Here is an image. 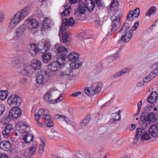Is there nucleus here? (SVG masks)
<instances>
[{
    "label": "nucleus",
    "instance_id": "44",
    "mask_svg": "<svg viewBox=\"0 0 158 158\" xmlns=\"http://www.w3.org/2000/svg\"><path fill=\"white\" fill-rule=\"evenodd\" d=\"M65 10L61 13L62 16H65L67 15L69 13V7L68 6H64Z\"/></svg>",
    "mask_w": 158,
    "mask_h": 158
},
{
    "label": "nucleus",
    "instance_id": "46",
    "mask_svg": "<svg viewBox=\"0 0 158 158\" xmlns=\"http://www.w3.org/2000/svg\"><path fill=\"white\" fill-rule=\"evenodd\" d=\"M18 25L12 21L10 20L9 23L8 27L9 29L12 30L14 29L15 27Z\"/></svg>",
    "mask_w": 158,
    "mask_h": 158
},
{
    "label": "nucleus",
    "instance_id": "64",
    "mask_svg": "<svg viewBox=\"0 0 158 158\" xmlns=\"http://www.w3.org/2000/svg\"><path fill=\"white\" fill-rule=\"evenodd\" d=\"M57 133L56 132H52L49 134V136L52 138H53L56 136Z\"/></svg>",
    "mask_w": 158,
    "mask_h": 158
},
{
    "label": "nucleus",
    "instance_id": "26",
    "mask_svg": "<svg viewBox=\"0 0 158 158\" xmlns=\"http://www.w3.org/2000/svg\"><path fill=\"white\" fill-rule=\"evenodd\" d=\"M52 25V20L49 18H46L43 21V27L44 29L50 28Z\"/></svg>",
    "mask_w": 158,
    "mask_h": 158
},
{
    "label": "nucleus",
    "instance_id": "34",
    "mask_svg": "<svg viewBox=\"0 0 158 158\" xmlns=\"http://www.w3.org/2000/svg\"><path fill=\"white\" fill-rule=\"evenodd\" d=\"M52 57L51 54L50 52L44 54L42 56L43 61L44 63H47L51 60Z\"/></svg>",
    "mask_w": 158,
    "mask_h": 158
},
{
    "label": "nucleus",
    "instance_id": "2",
    "mask_svg": "<svg viewBox=\"0 0 158 158\" xmlns=\"http://www.w3.org/2000/svg\"><path fill=\"white\" fill-rule=\"evenodd\" d=\"M130 25L127 22H126L123 25L119 31V33L121 37V39L118 41L119 43H121L123 41L125 43L128 42L132 38L133 31L132 30L129 29Z\"/></svg>",
    "mask_w": 158,
    "mask_h": 158
},
{
    "label": "nucleus",
    "instance_id": "53",
    "mask_svg": "<svg viewBox=\"0 0 158 158\" xmlns=\"http://www.w3.org/2000/svg\"><path fill=\"white\" fill-rule=\"evenodd\" d=\"M77 76V73L75 70H71L70 72V77L72 78H75Z\"/></svg>",
    "mask_w": 158,
    "mask_h": 158
},
{
    "label": "nucleus",
    "instance_id": "61",
    "mask_svg": "<svg viewBox=\"0 0 158 158\" xmlns=\"http://www.w3.org/2000/svg\"><path fill=\"white\" fill-rule=\"evenodd\" d=\"M5 110V106L3 105L0 104V116Z\"/></svg>",
    "mask_w": 158,
    "mask_h": 158
},
{
    "label": "nucleus",
    "instance_id": "38",
    "mask_svg": "<svg viewBox=\"0 0 158 158\" xmlns=\"http://www.w3.org/2000/svg\"><path fill=\"white\" fill-rule=\"evenodd\" d=\"M157 10L155 6H152L146 12L145 16H150L152 14L155 13Z\"/></svg>",
    "mask_w": 158,
    "mask_h": 158
},
{
    "label": "nucleus",
    "instance_id": "6",
    "mask_svg": "<svg viewBox=\"0 0 158 158\" xmlns=\"http://www.w3.org/2000/svg\"><path fill=\"white\" fill-rule=\"evenodd\" d=\"M22 102L21 98L18 95L14 94L9 97L7 103L11 107H15L20 106Z\"/></svg>",
    "mask_w": 158,
    "mask_h": 158
},
{
    "label": "nucleus",
    "instance_id": "51",
    "mask_svg": "<svg viewBox=\"0 0 158 158\" xmlns=\"http://www.w3.org/2000/svg\"><path fill=\"white\" fill-rule=\"evenodd\" d=\"M142 104V101H140L139 102H138L137 104V106H138V109L137 111V112L136 114H134V116H136L139 114L140 111V109L141 108Z\"/></svg>",
    "mask_w": 158,
    "mask_h": 158
},
{
    "label": "nucleus",
    "instance_id": "32",
    "mask_svg": "<svg viewBox=\"0 0 158 158\" xmlns=\"http://www.w3.org/2000/svg\"><path fill=\"white\" fill-rule=\"evenodd\" d=\"M90 118V116L88 115L83 120L80 124L79 127L80 128L82 129L84 128L89 122Z\"/></svg>",
    "mask_w": 158,
    "mask_h": 158
},
{
    "label": "nucleus",
    "instance_id": "27",
    "mask_svg": "<svg viewBox=\"0 0 158 158\" xmlns=\"http://www.w3.org/2000/svg\"><path fill=\"white\" fill-rule=\"evenodd\" d=\"M52 94L50 91L47 92L44 95V99L47 102L50 104L55 103V101L52 98Z\"/></svg>",
    "mask_w": 158,
    "mask_h": 158
},
{
    "label": "nucleus",
    "instance_id": "45",
    "mask_svg": "<svg viewBox=\"0 0 158 158\" xmlns=\"http://www.w3.org/2000/svg\"><path fill=\"white\" fill-rule=\"evenodd\" d=\"M85 92L86 94L88 95H93L94 93L92 89H91V87L90 89L89 88H86L85 89Z\"/></svg>",
    "mask_w": 158,
    "mask_h": 158
},
{
    "label": "nucleus",
    "instance_id": "35",
    "mask_svg": "<svg viewBox=\"0 0 158 158\" xmlns=\"http://www.w3.org/2000/svg\"><path fill=\"white\" fill-rule=\"evenodd\" d=\"M79 54L75 52L70 53V61H72L77 60H79Z\"/></svg>",
    "mask_w": 158,
    "mask_h": 158
},
{
    "label": "nucleus",
    "instance_id": "62",
    "mask_svg": "<svg viewBox=\"0 0 158 158\" xmlns=\"http://www.w3.org/2000/svg\"><path fill=\"white\" fill-rule=\"evenodd\" d=\"M95 2L98 7H101L102 6V3L100 0H95Z\"/></svg>",
    "mask_w": 158,
    "mask_h": 158
},
{
    "label": "nucleus",
    "instance_id": "37",
    "mask_svg": "<svg viewBox=\"0 0 158 158\" xmlns=\"http://www.w3.org/2000/svg\"><path fill=\"white\" fill-rule=\"evenodd\" d=\"M144 131H145V130L143 128H139L137 129L135 139H137L141 135H142Z\"/></svg>",
    "mask_w": 158,
    "mask_h": 158
},
{
    "label": "nucleus",
    "instance_id": "16",
    "mask_svg": "<svg viewBox=\"0 0 158 158\" xmlns=\"http://www.w3.org/2000/svg\"><path fill=\"white\" fill-rule=\"evenodd\" d=\"M13 127L10 124H7L5 127L2 131L3 136L4 138H8L10 136L11 131L13 130Z\"/></svg>",
    "mask_w": 158,
    "mask_h": 158
},
{
    "label": "nucleus",
    "instance_id": "13",
    "mask_svg": "<svg viewBox=\"0 0 158 158\" xmlns=\"http://www.w3.org/2000/svg\"><path fill=\"white\" fill-rule=\"evenodd\" d=\"M55 117L57 119H59L60 121H64L62 123L63 127L65 129H67L69 123V118L68 117L65 115L60 114L56 115Z\"/></svg>",
    "mask_w": 158,
    "mask_h": 158
},
{
    "label": "nucleus",
    "instance_id": "12",
    "mask_svg": "<svg viewBox=\"0 0 158 158\" xmlns=\"http://www.w3.org/2000/svg\"><path fill=\"white\" fill-rule=\"evenodd\" d=\"M55 117L57 119H59L60 121H64L62 123L63 127L65 129H67L69 123V118L68 117L65 115L60 114L56 115Z\"/></svg>",
    "mask_w": 158,
    "mask_h": 158
},
{
    "label": "nucleus",
    "instance_id": "36",
    "mask_svg": "<svg viewBox=\"0 0 158 158\" xmlns=\"http://www.w3.org/2000/svg\"><path fill=\"white\" fill-rule=\"evenodd\" d=\"M113 117L110 121V123H113L117 120H120L121 118L120 115L118 113L113 114Z\"/></svg>",
    "mask_w": 158,
    "mask_h": 158
},
{
    "label": "nucleus",
    "instance_id": "23",
    "mask_svg": "<svg viewBox=\"0 0 158 158\" xmlns=\"http://www.w3.org/2000/svg\"><path fill=\"white\" fill-rule=\"evenodd\" d=\"M66 55L64 54L59 56L57 57V60L56 61L58 63L59 66L61 68V67L64 66L65 63Z\"/></svg>",
    "mask_w": 158,
    "mask_h": 158
},
{
    "label": "nucleus",
    "instance_id": "7",
    "mask_svg": "<svg viewBox=\"0 0 158 158\" xmlns=\"http://www.w3.org/2000/svg\"><path fill=\"white\" fill-rule=\"evenodd\" d=\"M38 51L40 53H43L50 48V42L48 40H42L38 44Z\"/></svg>",
    "mask_w": 158,
    "mask_h": 158
},
{
    "label": "nucleus",
    "instance_id": "50",
    "mask_svg": "<svg viewBox=\"0 0 158 158\" xmlns=\"http://www.w3.org/2000/svg\"><path fill=\"white\" fill-rule=\"evenodd\" d=\"M78 37L79 39L81 40L89 38V37L87 36V35L84 33H81L79 34L78 35Z\"/></svg>",
    "mask_w": 158,
    "mask_h": 158
},
{
    "label": "nucleus",
    "instance_id": "14",
    "mask_svg": "<svg viewBox=\"0 0 158 158\" xmlns=\"http://www.w3.org/2000/svg\"><path fill=\"white\" fill-rule=\"evenodd\" d=\"M37 145L36 141L34 142L32 144V146L29 149V152H25L24 153V156L28 158H32L35 152Z\"/></svg>",
    "mask_w": 158,
    "mask_h": 158
},
{
    "label": "nucleus",
    "instance_id": "4",
    "mask_svg": "<svg viewBox=\"0 0 158 158\" xmlns=\"http://www.w3.org/2000/svg\"><path fill=\"white\" fill-rule=\"evenodd\" d=\"M122 16V14L119 11H117L111 17L112 22L110 31L108 33V35H111L112 33L116 31L120 26V19Z\"/></svg>",
    "mask_w": 158,
    "mask_h": 158
},
{
    "label": "nucleus",
    "instance_id": "19",
    "mask_svg": "<svg viewBox=\"0 0 158 158\" xmlns=\"http://www.w3.org/2000/svg\"><path fill=\"white\" fill-rule=\"evenodd\" d=\"M11 147L10 142L7 141H3L0 144L1 148L5 151H9L11 149Z\"/></svg>",
    "mask_w": 158,
    "mask_h": 158
},
{
    "label": "nucleus",
    "instance_id": "30",
    "mask_svg": "<svg viewBox=\"0 0 158 158\" xmlns=\"http://www.w3.org/2000/svg\"><path fill=\"white\" fill-rule=\"evenodd\" d=\"M48 69L51 71H55L59 69L60 68L58 63L56 61L52 62L50 64L48 65Z\"/></svg>",
    "mask_w": 158,
    "mask_h": 158
},
{
    "label": "nucleus",
    "instance_id": "58",
    "mask_svg": "<svg viewBox=\"0 0 158 158\" xmlns=\"http://www.w3.org/2000/svg\"><path fill=\"white\" fill-rule=\"evenodd\" d=\"M75 23V21L72 17L70 18V26H73Z\"/></svg>",
    "mask_w": 158,
    "mask_h": 158
},
{
    "label": "nucleus",
    "instance_id": "52",
    "mask_svg": "<svg viewBox=\"0 0 158 158\" xmlns=\"http://www.w3.org/2000/svg\"><path fill=\"white\" fill-rule=\"evenodd\" d=\"M67 51V48L63 46H59L58 48L57 51L58 53H61Z\"/></svg>",
    "mask_w": 158,
    "mask_h": 158
},
{
    "label": "nucleus",
    "instance_id": "63",
    "mask_svg": "<svg viewBox=\"0 0 158 158\" xmlns=\"http://www.w3.org/2000/svg\"><path fill=\"white\" fill-rule=\"evenodd\" d=\"M145 83V82L143 80L142 81H141L139 82H138L137 84V85L138 87H140L142 86L143 85L144 83Z\"/></svg>",
    "mask_w": 158,
    "mask_h": 158
},
{
    "label": "nucleus",
    "instance_id": "40",
    "mask_svg": "<svg viewBox=\"0 0 158 158\" xmlns=\"http://www.w3.org/2000/svg\"><path fill=\"white\" fill-rule=\"evenodd\" d=\"M45 148V142L43 139H41V142L39 149V152L40 154L43 153Z\"/></svg>",
    "mask_w": 158,
    "mask_h": 158
},
{
    "label": "nucleus",
    "instance_id": "25",
    "mask_svg": "<svg viewBox=\"0 0 158 158\" xmlns=\"http://www.w3.org/2000/svg\"><path fill=\"white\" fill-rule=\"evenodd\" d=\"M158 96V93L157 92L152 91L148 98V102L150 103H152L156 101Z\"/></svg>",
    "mask_w": 158,
    "mask_h": 158
},
{
    "label": "nucleus",
    "instance_id": "3",
    "mask_svg": "<svg viewBox=\"0 0 158 158\" xmlns=\"http://www.w3.org/2000/svg\"><path fill=\"white\" fill-rule=\"evenodd\" d=\"M31 8L28 5L25 6L23 9L19 11L10 19L15 23L18 24L20 21L27 16L30 13Z\"/></svg>",
    "mask_w": 158,
    "mask_h": 158
},
{
    "label": "nucleus",
    "instance_id": "60",
    "mask_svg": "<svg viewBox=\"0 0 158 158\" xmlns=\"http://www.w3.org/2000/svg\"><path fill=\"white\" fill-rule=\"evenodd\" d=\"M119 55L120 54L119 53V52H117L116 53V54H114L110 58L111 59H115L119 57Z\"/></svg>",
    "mask_w": 158,
    "mask_h": 158
},
{
    "label": "nucleus",
    "instance_id": "20",
    "mask_svg": "<svg viewBox=\"0 0 158 158\" xmlns=\"http://www.w3.org/2000/svg\"><path fill=\"white\" fill-rule=\"evenodd\" d=\"M84 6L89 12H92L94 8L95 4L92 0H85Z\"/></svg>",
    "mask_w": 158,
    "mask_h": 158
},
{
    "label": "nucleus",
    "instance_id": "47",
    "mask_svg": "<svg viewBox=\"0 0 158 158\" xmlns=\"http://www.w3.org/2000/svg\"><path fill=\"white\" fill-rule=\"evenodd\" d=\"M150 67L152 69V71L158 73V63H155L152 64Z\"/></svg>",
    "mask_w": 158,
    "mask_h": 158
},
{
    "label": "nucleus",
    "instance_id": "49",
    "mask_svg": "<svg viewBox=\"0 0 158 158\" xmlns=\"http://www.w3.org/2000/svg\"><path fill=\"white\" fill-rule=\"evenodd\" d=\"M29 47L30 48L31 50L33 51L35 53H36L37 52H39L38 51V46H37V48H36L35 45V44H31L30 45Z\"/></svg>",
    "mask_w": 158,
    "mask_h": 158
},
{
    "label": "nucleus",
    "instance_id": "42",
    "mask_svg": "<svg viewBox=\"0 0 158 158\" xmlns=\"http://www.w3.org/2000/svg\"><path fill=\"white\" fill-rule=\"evenodd\" d=\"M132 13L133 10H130L127 16V21L131 22L133 20L134 18V15Z\"/></svg>",
    "mask_w": 158,
    "mask_h": 158
},
{
    "label": "nucleus",
    "instance_id": "18",
    "mask_svg": "<svg viewBox=\"0 0 158 158\" xmlns=\"http://www.w3.org/2000/svg\"><path fill=\"white\" fill-rule=\"evenodd\" d=\"M150 134L154 137H158V126L156 125H152L148 130Z\"/></svg>",
    "mask_w": 158,
    "mask_h": 158
},
{
    "label": "nucleus",
    "instance_id": "11",
    "mask_svg": "<svg viewBox=\"0 0 158 158\" xmlns=\"http://www.w3.org/2000/svg\"><path fill=\"white\" fill-rule=\"evenodd\" d=\"M21 114V110L19 108L16 107H13L10 110L9 116L12 119H15L19 117Z\"/></svg>",
    "mask_w": 158,
    "mask_h": 158
},
{
    "label": "nucleus",
    "instance_id": "57",
    "mask_svg": "<svg viewBox=\"0 0 158 158\" xmlns=\"http://www.w3.org/2000/svg\"><path fill=\"white\" fill-rule=\"evenodd\" d=\"M152 79L148 75L144 77L143 79L145 83H148Z\"/></svg>",
    "mask_w": 158,
    "mask_h": 158
},
{
    "label": "nucleus",
    "instance_id": "8",
    "mask_svg": "<svg viewBox=\"0 0 158 158\" xmlns=\"http://www.w3.org/2000/svg\"><path fill=\"white\" fill-rule=\"evenodd\" d=\"M155 119V116L152 112L149 113L147 116H142L140 118V120L139 122V123L141 125L145 124V127L151 123Z\"/></svg>",
    "mask_w": 158,
    "mask_h": 158
},
{
    "label": "nucleus",
    "instance_id": "54",
    "mask_svg": "<svg viewBox=\"0 0 158 158\" xmlns=\"http://www.w3.org/2000/svg\"><path fill=\"white\" fill-rule=\"evenodd\" d=\"M68 35L66 33H64L62 34V40L64 43H65L68 41Z\"/></svg>",
    "mask_w": 158,
    "mask_h": 158
},
{
    "label": "nucleus",
    "instance_id": "43",
    "mask_svg": "<svg viewBox=\"0 0 158 158\" xmlns=\"http://www.w3.org/2000/svg\"><path fill=\"white\" fill-rule=\"evenodd\" d=\"M141 138L143 140H148L150 139V137L148 133L145 131L142 134Z\"/></svg>",
    "mask_w": 158,
    "mask_h": 158
},
{
    "label": "nucleus",
    "instance_id": "22",
    "mask_svg": "<svg viewBox=\"0 0 158 158\" xmlns=\"http://www.w3.org/2000/svg\"><path fill=\"white\" fill-rule=\"evenodd\" d=\"M118 7V4L117 1L113 0L110 5L107 7L108 11H112L114 12H116Z\"/></svg>",
    "mask_w": 158,
    "mask_h": 158
},
{
    "label": "nucleus",
    "instance_id": "1",
    "mask_svg": "<svg viewBox=\"0 0 158 158\" xmlns=\"http://www.w3.org/2000/svg\"><path fill=\"white\" fill-rule=\"evenodd\" d=\"M17 131L23 134V140L26 143L31 142L33 139V136L30 132V129L27 124L25 122H19L16 125Z\"/></svg>",
    "mask_w": 158,
    "mask_h": 158
},
{
    "label": "nucleus",
    "instance_id": "29",
    "mask_svg": "<svg viewBox=\"0 0 158 158\" xmlns=\"http://www.w3.org/2000/svg\"><path fill=\"white\" fill-rule=\"evenodd\" d=\"M69 27V19L64 18L63 20L62 26L60 29V31L64 30H66Z\"/></svg>",
    "mask_w": 158,
    "mask_h": 158
},
{
    "label": "nucleus",
    "instance_id": "24",
    "mask_svg": "<svg viewBox=\"0 0 158 158\" xmlns=\"http://www.w3.org/2000/svg\"><path fill=\"white\" fill-rule=\"evenodd\" d=\"M71 62L70 63V66L73 70L78 69L82 65V63L79 60Z\"/></svg>",
    "mask_w": 158,
    "mask_h": 158
},
{
    "label": "nucleus",
    "instance_id": "31",
    "mask_svg": "<svg viewBox=\"0 0 158 158\" xmlns=\"http://www.w3.org/2000/svg\"><path fill=\"white\" fill-rule=\"evenodd\" d=\"M45 123L48 127H52L53 126V123L52 120L50 115L48 114L44 118Z\"/></svg>",
    "mask_w": 158,
    "mask_h": 158
},
{
    "label": "nucleus",
    "instance_id": "21",
    "mask_svg": "<svg viewBox=\"0 0 158 158\" xmlns=\"http://www.w3.org/2000/svg\"><path fill=\"white\" fill-rule=\"evenodd\" d=\"M102 87V84L100 82H95L94 83L92 87L94 94L99 93L101 90Z\"/></svg>",
    "mask_w": 158,
    "mask_h": 158
},
{
    "label": "nucleus",
    "instance_id": "9",
    "mask_svg": "<svg viewBox=\"0 0 158 158\" xmlns=\"http://www.w3.org/2000/svg\"><path fill=\"white\" fill-rule=\"evenodd\" d=\"M48 78L46 71L41 70L38 72L36 76L37 82L40 84H43L47 81Z\"/></svg>",
    "mask_w": 158,
    "mask_h": 158
},
{
    "label": "nucleus",
    "instance_id": "56",
    "mask_svg": "<svg viewBox=\"0 0 158 158\" xmlns=\"http://www.w3.org/2000/svg\"><path fill=\"white\" fill-rule=\"evenodd\" d=\"M157 73L152 71L150 73L148 74V75L152 79L156 76V75Z\"/></svg>",
    "mask_w": 158,
    "mask_h": 158
},
{
    "label": "nucleus",
    "instance_id": "28",
    "mask_svg": "<svg viewBox=\"0 0 158 158\" xmlns=\"http://www.w3.org/2000/svg\"><path fill=\"white\" fill-rule=\"evenodd\" d=\"M31 65L34 70H37L41 69V61L40 60L34 59L31 62Z\"/></svg>",
    "mask_w": 158,
    "mask_h": 158
},
{
    "label": "nucleus",
    "instance_id": "15",
    "mask_svg": "<svg viewBox=\"0 0 158 158\" xmlns=\"http://www.w3.org/2000/svg\"><path fill=\"white\" fill-rule=\"evenodd\" d=\"M34 70L31 64H26L24 65L23 69L21 71V73L24 74H27L30 76L33 73Z\"/></svg>",
    "mask_w": 158,
    "mask_h": 158
},
{
    "label": "nucleus",
    "instance_id": "41",
    "mask_svg": "<svg viewBox=\"0 0 158 158\" xmlns=\"http://www.w3.org/2000/svg\"><path fill=\"white\" fill-rule=\"evenodd\" d=\"M102 65L100 64L97 65L94 69V72L96 74L100 73L102 69Z\"/></svg>",
    "mask_w": 158,
    "mask_h": 158
},
{
    "label": "nucleus",
    "instance_id": "33",
    "mask_svg": "<svg viewBox=\"0 0 158 158\" xmlns=\"http://www.w3.org/2000/svg\"><path fill=\"white\" fill-rule=\"evenodd\" d=\"M86 9L85 7L82 5H79L77 9L75 10L76 14L78 15H83L85 13Z\"/></svg>",
    "mask_w": 158,
    "mask_h": 158
},
{
    "label": "nucleus",
    "instance_id": "39",
    "mask_svg": "<svg viewBox=\"0 0 158 158\" xmlns=\"http://www.w3.org/2000/svg\"><path fill=\"white\" fill-rule=\"evenodd\" d=\"M8 95V91L7 90L0 91V99L4 100L6 99Z\"/></svg>",
    "mask_w": 158,
    "mask_h": 158
},
{
    "label": "nucleus",
    "instance_id": "59",
    "mask_svg": "<svg viewBox=\"0 0 158 158\" xmlns=\"http://www.w3.org/2000/svg\"><path fill=\"white\" fill-rule=\"evenodd\" d=\"M64 97L62 94H60L57 99L54 100L55 101V103L58 102L63 99Z\"/></svg>",
    "mask_w": 158,
    "mask_h": 158
},
{
    "label": "nucleus",
    "instance_id": "55",
    "mask_svg": "<svg viewBox=\"0 0 158 158\" xmlns=\"http://www.w3.org/2000/svg\"><path fill=\"white\" fill-rule=\"evenodd\" d=\"M130 71V69L127 68H125L123 69L120 72V73L121 74V76L128 73Z\"/></svg>",
    "mask_w": 158,
    "mask_h": 158
},
{
    "label": "nucleus",
    "instance_id": "5",
    "mask_svg": "<svg viewBox=\"0 0 158 158\" xmlns=\"http://www.w3.org/2000/svg\"><path fill=\"white\" fill-rule=\"evenodd\" d=\"M27 29V26L25 24H23L15 29L13 38L15 41L18 40L24 34Z\"/></svg>",
    "mask_w": 158,
    "mask_h": 158
},
{
    "label": "nucleus",
    "instance_id": "17",
    "mask_svg": "<svg viewBox=\"0 0 158 158\" xmlns=\"http://www.w3.org/2000/svg\"><path fill=\"white\" fill-rule=\"evenodd\" d=\"M48 113V110L46 109H41L39 110L37 114L34 115V117L36 121L39 120L43 117L46 115Z\"/></svg>",
    "mask_w": 158,
    "mask_h": 158
},
{
    "label": "nucleus",
    "instance_id": "48",
    "mask_svg": "<svg viewBox=\"0 0 158 158\" xmlns=\"http://www.w3.org/2000/svg\"><path fill=\"white\" fill-rule=\"evenodd\" d=\"M134 15V18L138 17L140 13V9L139 8H136L134 11L133 10V13H132Z\"/></svg>",
    "mask_w": 158,
    "mask_h": 158
},
{
    "label": "nucleus",
    "instance_id": "10",
    "mask_svg": "<svg viewBox=\"0 0 158 158\" xmlns=\"http://www.w3.org/2000/svg\"><path fill=\"white\" fill-rule=\"evenodd\" d=\"M25 23L29 29L31 30L37 28L39 25L38 21L35 19L30 17L25 20Z\"/></svg>",
    "mask_w": 158,
    "mask_h": 158
}]
</instances>
